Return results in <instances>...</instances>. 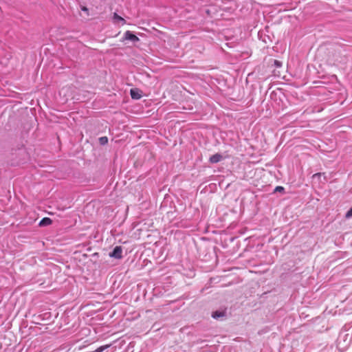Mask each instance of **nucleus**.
<instances>
[{"mask_svg":"<svg viewBox=\"0 0 352 352\" xmlns=\"http://www.w3.org/2000/svg\"><path fill=\"white\" fill-rule=\"evenodd\" d=\"M109 256L118 259L122 258V248L121 246H116L113 252L109 253Z\"/></svg>","mask_w":352,"mask_h":352,"instance_id":"nucleus-1","label":"nucleus"},{"mask_svg":"<svg viewBox=\"0 0 352 352\" xmlns=\"http://www.w3.org/2000/svg\"><path fill=\"white\" fill-rule=\"evenodd\" d=\"M124 39L130 40L133 42H137L140 40L136 35L133 34L131 31L129 30L124 33Z\"/></svg>","mask_w":352,"mask_h":352,"instance_id":"nucleus-2","label":"nucleus"},{"mask_svg":"<svg viewBox=\"0 0 352 352\" xmlns=\"http://www.w3.org/2000/svg\"><path fill=\"white\" fill-rule=\"evenodd\" d=\"M222 159H223V157L221 155H220L219 153H216L210 157L209 162L212 164H214V163H217V162H220Z\"/></svg>","mask_w":352,"mask_h":352,"instance_id":"nucleus-3","label":"nucleus"},{"mask_svg":"<svg viewBox=\"0 0 352 352\" xmlns=\"http://www.w3.org/2000/svg\"><path fill=\"white\" fill-rule=\"evenodd\" d=\"M52 223V220L49 217H44L43 218L41 221L39 222V226H50Z\"/></svg>","mask_w":352,"mask_h":352,"instance_id":"nucleus-4","label":"nucleus"},{"mask_svg":"<svg viewBox=\"0 0 352 352\" xmlns=\"http://www.w3.org/2000/svg\"><path fill=\"white\" fill-rule=\"evenodd\" d=\"M225 316V311H214L212 314V318L217 319L221 317H223Z\"/></svg>","mask_w":352,"mask_h":352,"instance_id":"nucleus-5","label":"nucleus"},{"mask_svg":"<svg viewBox=\"0 0 352 352\" xmlns=\"http://www.w3.org/2000/svg\"><path fill=\"white\" fill-rule=\"evenodd\" d=\"M131 96L133 99H139L141 98V95L138 93V91L135 89H131Z\"/></svg>","mask_w":352,"mask_h":352,"instance_id":"nucleus-6","label":"nucleus"},{"mask_svg":"<svg viewBox=\"0 0 352 352\" xmlns=\"http://www.w3.org/2000/svg\"><path fill=\"white\" fill-rule=\"evenodd\" d=\"M113 19L122 22V25L126 23V21L120 16H119L117 13L113 14Z\"/></svg>","mask_w":352,"mask_h":352,"instance_id":"nucleus-7","label":"nucleus"},{"mask_svg":"<svg viewBox=\"0 0 352 352\" xmlns=\"http://www.w3.org/2000/svg\"><path fill=\"white\" fill-rule=\"evenodd\" d=\"M110 346H111V344H105V345H103V346H101L97 348L96 350L91 351V352H102L104 350L110 347Z\"/></svg>","mask_w":352,"mask_h":352,"instance_id":"nucleus-8","label":"nucleus"},{"mask_svg":"<svg viewBox=\"0 0 352 352\" xmlns=\"http://www.w3.org/2000/svg\"><path fill=\"white\" fill-rule=\"evenodd\" d=\"M108 142V138L107 137H102L100 138V142L101 144H105Z\"/></svg>","mask_w":352,"mask_h":352,"instance_id":"nucleus-9","label":"nucleus"},{"mask_svg":"<svg viewBox=\"0 0 352 352\" xmlns=\"http://www.w3.org/2000/svg\"><path fill=\"white\" fill-rule=\"evenodd\" d=\"M351 217H352V208L346 214V218H350Z\"/></svg>","mask_w":352,"mask_h":352,"instance_id":"nucleus-10","label":"nucleus"},{"mask_svg":"<svg viewBox=\"0 0 352 352\" xmlns=\"http://www.w3.org/2000/svg\"><path fill=\"white\" fill-rule=\"evenodd\" d=\"M284 190V188L282 186H276L275 188V191H283Z\"/></svg>","mask_w":352,"mask_h":352,"instance_id":"nucleus-11","label":"nucleus"},{"mask_svg":"<svg viewBox=\"0 0 352 352\" xmlns=\"http://www.w3.org/2000/svg\"><path fill=\"white\" fill-rule=\"evenodd\" d=\"M274 65L276 66V67H280L281 66V63L277 60H274Z\"/></svg>","mask_w":352,"mask_h":352,"instance_id":"nucleus-12","label":"nucleus"},{"mask_svg":"<svg viewBox=\"0 0 352 352\" xmlns=\"http://www.w3.org/2000/svg\"><path fill=\"white\" fill-rule=\"evenodd\" d=\"M322 173H316L313 175V177H320L321 175H322Z\"/></svg>","mask_w":352,"mask_h":352,"instance_id":"nucleus-13","label":"nucleus"},{"mask_svg":"<svg viewBox=\"0 0 352 352\" xmlns=\"http://www.w3.org/2000/svg\"><path fill=\"white\" fill-rule=\"evenodd\" d=\"M81 10L85 12H88V9L85 6L82 7Z\"/></svg>","mask_w":352,"mask_h":352,"instance_id":"nucleus-14","label":"nucleus"}]
</instances>
